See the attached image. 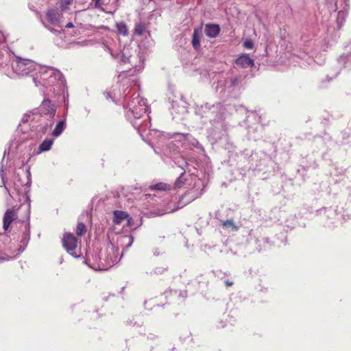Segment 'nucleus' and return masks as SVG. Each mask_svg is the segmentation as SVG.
Here are the masks:
<instances>
[{
	"label": "nucleus",
	"instance_id": "18",
	"mask_svg": "<svg viewBox=\"0 0 351 351\" xmlns=\"http://www.w3.org/2000/svg\"><path fill=\"white\" fill-rule=\"evenodd\" d=\"M127 219V224L128 226H131L132 225L133 220L130 216L128 215V218Z\"/></svg>",
	"mask_w": 351,
	"mask_h": 351
},
{
	"label": "nucleus",
	"instance_id": "3",
	"mask_svg": "<svg viewBox=\"0 0 351 351\" xmlns=\"http://www.w3.org/2000/svg\"><path fill=\"white\" fill-rule=\"evenodd\" d=\"M40 111L42 114H49L51 117L55 116L56 107L51 104L49 99H44L40 106Z\"/></svg>",
	"mask_w": 351,
	"mask_h": 351
},
{
	"label": "nucleus",
	"instance_id": "7",
	"mask_svg": "<svg viewBox=\"0 0 351 351\" xmlns=\"http://www.w3.org/2000/svg\"><path fill=\"white\" fill-rule=\"evenodd\" d=\"M235 64L242 68H247L253 66L254 62L247 54H243L235 60Z\"/></svg>",
	"mask_w": 351,
	"mask_h": 351
},
{
	"label": "nucleus",
	"instance_id": "19",
	"mask_svg": "<svg viewBox=\"0 0 351 351\" xmlns=\"http://www.w3.org/2000/svg\"><path fill=\"white\" fill-rule=\"evenodd\" d=\"M224 283H225L226 287H230V286H232L233 285V282H231V281H229V280H226L224 282Z\"/></svg>",
	"mask_w": 351,
	"mask_h": 351
},
{
	"label": "nucleus",
	"instance_id": "6",
	"mask_svg": "<svg viewBox=\"0 0 351 351\" xmlns=\"http://www.w3.org/2000/svg\"><path fill=\"white\" fill-rule=\"evenodd\" d=\"M202 36V25L194 29L192 36V46L195 49L200 47V40Z\"/></svg>",
	"mask_w": 351,
	"mask_h": 351
},
{
	"label": "nucleus",
	"instance_id": "10",
	"mask_svg": "<svg viewBox=\"0 0 351 351\" xmlns=\"http://www.w3.org/2000/svg\"><path fill=\"white\" fill-rule=\"evenodd\" d=\"M73 3V0H57V6L63 12L69 10V6Z\"/></svg>",
	"mask_w": 351,
	"mask_h": 351
},
{
	"label": "nucleus",
	"instance_id": "11",
	"mask_svg": "<svg viewBox=\"0 0 351 351\" xmlns=\"http://www.w3.org/2000/svg\"><path fill=\"white\" fill-rule=\"evenodd\" d=\"M66 126L64 121H60L52 132V135L55 137L58 136L63 132Z\"/></svg>",
	"mask_w": 351,
	"mask_h": 351
},
{
	"label": "nucleus",
	"instance_id": "13",
	"mask_svg": "<svg viewBox=\"0 0 351 351\" xmlns=\"http://www.w3.org/2000/svg\"><path fill=\"white\" fill-rule=\"evenodd\" d=\"M53 143V139H45L39 146V150L40 152H47L49 151L51 145Z\"/></svg>",
	"mask_w": 351,
	"mask_h": 351
},
{
	"label": "nucleus",
	"instance_id": "21",
	"mask_svg": "<svg viewBox=\"0 0 351 351\" xmlns=\"http://www.w3.org/2000/svg\"><path fill=\"white\" fill-rule=\"evenodd\" d=\"M4 261V258H3V257H1V256H0V262H1V261Z\"/></svg>",
	"mask_w": 351,
	"mask_h": 351
},
{
	"label": "nucleus",
	"instance_id": "4",
	"mask_svg": "<svg viewBox=\"0 0 351 351\" xmlns=\"http://www.w3.org/2000/svg\"><path fill=\"white\" fill-rule=\"evenodd\" d=\"M18 218L17 212L14 209H8L3 216V229L8 230L10 224Z\"/></svg>",
	"mask_w": 351,
	"mask_h": 351
},
{
	"label": "nucleus",
	"instance_id": "2",
	"mask_svg": "<svg viewBox=\"0 0 351 351\" xmlns=\"http://www.w3.org/2000/svg\"><path fill=\"white\" fill-rule=\"evenodd\" d=\"M46 19L49 23L54 27H62V19L63 14L56 8H49L46 11Z\"/></svg>",
	"mask_w": 351,
	"mask_h": 351
},
{
	"label": "nucleus",
	"instance_id": "9",
	"mask_svg": "<svg viewBox=\"0 0 351 351\" xmlns=\"http://www.w3.org/2000/svg\"><path fill=\"white\" fill-rule=\"evenodd\" d=\"M147 30V25L145 23H138L135 25L134 33L138 36H142Z\"/></svg>",
	"mask_w": 351,
	"mask_h": 351
},
{
	"label": "nucleus",
	"instance_id": "1",
	"mask_svg": "<svg viewBox=\"0 0 351 351\" xmlns=\"http://www.w3.org/2000/svg\"><path fill=\"white\" fill-rule=\"evenodd\" d=\"M62 243L64 249L72 256L75 258L80 256L81 252L80 249L78 247V239L72 233H64Z\"/></svg>",
	"mask_w": 351,
	"mask_h": 351
},
{
	"label": "nucleus",
	"instance_id": "20",
	"mask_svg": "<svg viewBox=\"0 0 351 351\" xmlns=\"http://www.w3.org/2000/svg\"><path fill=\"white\" fill-rule=\"evenodd\" d=\"M65 27H66V28H73V27H74V25H73L72 23L69 22V23H68L65 25Z\"/></svg>",
	"mask_w": 351,
	"mask_h": 351
},
{
	"label": "nucleus",
	"instance_id": "16",
	"mask_svg": "<svg viewBox=\"0 0 351 351\" xmlns=\"http://www.w3.org/2000/svg\"><path fill=\"white\" fill-rule=\"evenodd\" d=\"M222 226L225 228L231 227L232 228H233L234 230H237V227L235 226L232 219L224 221L222 223Z\"/></svg>",
	"mask_w": 351,
	"mask_h": 351
},
{
	"label": "nucleus",
	"instance_id": "15",
	"mask_svg": "<svg viewBox=\"0 0 351 351\" xmlns=\"http://www.w3.org/2000/svg\"><path fill=\"white\" fill-rule=\"evenodd\" d=\"M86 231V226L82 222H79L76 227V234L77 236L83 235Z\"/></svg>",
	"mask_w": 351,
	"mask_h": 351
},
{
	"label": "nucleus",
	"instance_id": "17",
	"mask_svg": "<svg viewBox=\"0 0 351 351\" xmlns=\"http://www.w3.org/2000/svg\"><path fill=\"white\" fill-rule=\"evenodd\" d=\"M243 47L246 49H252L254 47V43L250 39H246L243 44Z\"/></svg>",
	"mask_w": 351,
	"mask_h": 351
},
{
	"label": "nucleus",
	"instance_id": "14",
	"mask_svg": "<svg viewBox=\"0 0 351 351\" xmlns=\"http://www.w3.org/2000/svg\"><path fill=\"white\" fill-rule=\"evenodd\" d=\"M151 189L161 191H170L171 186H170V185H169L166 183L159 182V183L156 184L153 186H151Z\"/></svg>",
	"mask_w": 351,
	"mask_h": 351
},
{
	"label": "nucleus",
	"instance_id": "8",
	"mask_svg": "<svg viewBox=\"0 0 351 351\" xmlns=\"http://www.w3.org/2000/svg\"><path fill=\"white\" fill-rule=\"evenodd\" d=\"M114 219L113 223L114 224H120L124 220L128 218V214L122 210H114L113 213Z\"/></svg>",
	"mask_w": 351,
	"mask_h": 351
},
{
	"label": "nucleus",
	"instance_id": "12",
	"mask_svg": "<svg viewBox=\"0 0 351 351\" xmlns=\"http://www.w3.org/2000/svg\"><path fill=\"white\" fill-rule=\"evenodd\" d=\"M116 27L119 34L126 36L128 35V28L127 25L123 22L117 23Z\"/></svg>",
	"mask_w": 351,
	"mask_h": 351
},
{
	"label": "nucleus",
	"instance_id": "5",
	"mask_svg": "<svg viewBox=\"0 0 351 351\" xmlns=\"http://www.w3.org/2000/svg\"><path fill=\"white\" fill-rule=\"evenodd\" d=\"M220 31V27L217 24L208 23L205 25V34L208 38H216L219 34Z\"/></svg>",
	"mask_w": 351,
	"mask_h": 351
}]
</instances>
